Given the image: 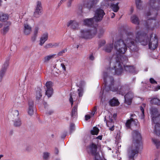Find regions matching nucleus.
Here are the masks:
<instances>
[{"mask_svg": "<svg viewBox=\"0 0 160 160\" xmlns=\"http://www.w3.org/2000/svg\"><path fill=\"white\" fill-rule=\"evenodd\" d=\"M9 29V26L4 27L2 29V34L3 35H5L8 31Z\"/></svg>", "mask_w": 160, "mask_h": 160, "instance_id": "f704fd0d", "label": "nucleus"}, {"mask_svg": "<svg viewBox=\"0 0 160 160\" xmlns=\"http://www.w3.org/2000/svg\"><path fill=\"white\" fill-rule=\"evenodd\" d=\"M22 124V121L20 118L15 119L13 121V125L15 127H20Z\"/></svg>", "mask_w": 160, "mask_h": 160, "instance_id": "b1692460", "label": "nucleus"}, {"mask_svg": "<svg viewBox=\"0 0 160 160\" xmlns=\"http://www.w3.org/2000/svg\"><path fill=\"white\" fill-rule=\"evenodd\" d=\"M99 129L96 127L93 128V129L91 131V134L92 135H97L99 132Z\"/></svg>", "mask_w": 160, "mask_h": 160, "instance_id": "2f4dec72", "label": "nucleus"}, {"mask_svg": "<svg viewBox=\"0 0 160 160\" xmlns=\"http://www.w3.org/2000/svg\"><path fill=\"white\" fill-rule=\"evenodd\" d=\"M67 49H64L62 50L61 51L59 52L58 53L57 55L59 56H62L64 53L67 52Z\"/></svg>", "mask_w": 160, "mask_h": 160, "instance_id": "4c0bfd02", "label": "nucleus"}, {"mask_svg": "<svg viewBox=\"0 0 160 160\" xmlns=\"http://www.w3.org/2000/svg\"><path fill=\"white\" fill-rule=\"evenodd\" d=\"M77 105H76L73 107L72 109V117L74 118L77 115Z\"/></svg>", "mask_w": 160, "mask_h": 160, "instance_id": "c85d7f7f", "label": "nucleus"}, {"mask_svg": "<svg viewBox=\"0 0 160 160\" xmlns=\"http://www.w3.org/2000/svg\"><path fill=\"white\" fill-rule=\"evenodd\" d=\"M36 98L38 100L42 97L41 93V90L40 88H38L36 92Z\"/></svg>", "mask_w": 160, "mask_h": 160, "instance_id": "cd10ccee", "label": "nucleus"}, {"mask_svg": "<svg viewBox=\"0 0 160 160\" xmlns=\"http://www.w3.org/2000/svg\"><path fill=\"white\" fill-rule=\"evenodd\" d=\"M47 89L46 90L45 94L48 98L50 97L53 93L52 88V82H47L46 84Z\"/></svg>", "mask_w": 160, "mask_h": 160, "instance_id": "9b49d317", "label": "nucleus"}, {"mask_svg": "<svg viewBox=\"0 0 160 160\" xmlns=\"http://www.w3.org/2000/svg\"><path fill=\"white\" fill-rule=\"evenodd\" d=\"M72 96H73V95H72V94H71L70 96V98H69V101L70 103H71L72 106L73 104Z\"/></svg>", "mask_w": 160, "mask_h": 160, "instance_id": "8fccbe9b", "label": "nucleus"}, {"mask_svg": "<svg viewBox=\"0 0 160 160\" xmlns=\"http://www.w3.org/2000/svg\"><path fill=\"white\" fill-rule=\"evenodd\" d=\"M43 105L44 106V107H46L47 105V103L46 102H44L43 103Z\"/></svg>", "mask_w": 160, "mask_h": 160, "instance_id": "0e129e2a", "label": "nucleus"}, {"mask_svg": "<svg viewBox=\"0 0 160 160\" xmlns=\"http://www.w3.org/2000/svg\"><path fill=\"white\" fill-rule=\"evenodd\" d=\"M111 18H113L115 16V14L114 13H112V14H111Z\"/></svg>", "mask_w": 160, "mask_h": 160, "instance_id": "e2e57ef3", "label": "nucleus"}, {"mask_svg": "<svg viewBox=\"0 0 160 160\" xmlns=\"http://www.w3.org/2000/svg\"><path fill=\"white\" fill-rule=\"evenodd\" d=\"M38 35L33 34L31 37V39L32 41L34 42L36 41Z\"/></svg>", "mask_w": 160, "mask_h": 160, "instance_id": "c03bdc74", "label": "nucleus"}, {"mask_svg": "<svg viewBox=\"0 0 160 160\" xmlns=\"http://www.w3.org/2000/svg\"><path fill=\"white\" fill-rule=\"evenodd\" d=\"M97 111V108L96 107H95L93 109L92 111V114L93 115Z\"/></svg>", "mask_w": 160, "mask_h": 160, "instance_id": "864d4df0", "label": "nucleus"}, {"mask_svg": "<svg viewBox=\"0 0 160 160\" xmlns=\"http://www.w3.org/2000/svg\"><path fill=\"white\" fill-rule=\"evenodd\" d=\"M102 136H99L98 137H97V138H96L97 139H99L100 140H102Z\"/></svg>", "mask_w": 160, "mask_h": 160, "instance_id": "bf43d9fd", "label": "nucleus"}, {"mask_svg": "<svg viewBox=\"0 0 160 160\" xmlns=\"http://www.w3.org/2000/svg\"><path fill=\"white\" fill-rule=\"evenodd\" d=\"M61 66L62 67L63 71H65L66 70V67L64 64L63 63L61 64Z\"/></svg>", "mask_w": 160, "mask_h": 160, "instance_id": "3c124183", "label": "nucleus"}, {"mask_svg": "<svg viewBox=\"0 0 160 160\" xmlns=\"http://www.w3.org/2000/svg\"><path fill=\"white\" fill-rule=\"evenodd\" d=\"M5 73L0 71V82L2 81V78Z\"/></svg>", "mask_w": 160, "mask_h": 160, "instance_id": "49530a36", "label": "nucleus"}, {"mask_svg": "<svg viewBox=\"0 0 160 160\" xmlns=\"http://www.w3.org/2000/svg\"><path fill=\"white\" fill-rule=\"evenodd\" d=\"M50 155V153L48 152H45L43 153V158L44 159L47 160Z\"/></svg>", "mask_w": 160, "mask_h": 160, "instance_id": "c9c22d12", "label": "nucleus"}, {"mask_svg": "<svg viewBox=\"0 0 160 160\" xmlns=\"http://www.w3.org/2000/svg\"><path fill=\"white\" fill-rule=\"evenodd\" d=\"M91 118L90 116L88 115H86L85 116V119L86 120H87Z\"/></svg>", "mask_w": 160, "mask_h": 160, "instance_id": "6e6d98bb", "label": "nucleus"}, {"mask_svg": "<svg viewBox=\"0 0 160 160\" xmlns=\"http://www.w3.org/2000/svg\"><path fill=\"white\" fill-rule=\"evenodd\" d=\"M78 95L79 97H81L83 95V91L82 88L78 89Z\"/></svg>", "mask_w": 160, "mask_h": 160, "instance_id": "a19ab883", "label": "nucleus"}, {"mask_svg": "<svg viewBox=\"0 0 160 160\" xmlns=\"http://www.w3.org/2000/svg\"><path fill=\"white\" fill-rule=\"evenodd\" d=\"M109 130L111 131H113L114 130V126L113 125L112 126L109 128Z\"/></svg>", "mask_w": 160, "mask_h": 160, "instance_id": "052dcab7", "label": "nucleus"}, {"mask_svg": "<svg viewBox=\"0 0 160 160\" xmlns=\"http://www.w3.org/2000/svg\"><path fill=\"white\" fill-rule=\"evenodd\" d=\"M135 3L136 7L138 9H141L142 8L143 3L141 0H136Z\"/></svg>", "mask_w": 160, "mask_h": 160, "instance_id": "393cba45", "label": "nucleus"}, {"mask_svg": "<svg viewBox=\"0 0 160 160\" xmlns=\"http://www.w3.org/2000/svg\"><path fill=\"white\" fill-rule=\"evenodd\" d=\"M7 24L8 25H11V22H7Z\"/></svg>", "mask_w": 160, "mask_h": 160, "instance_id": "338daca9", "label": "nucleus"}, {"mask_svg": "<svg viewBox=\"0 0 160 160\" xmlns=\"http://www.w3.org/2000/svg\"><path fill=\"white\" fill-rule=\"evenodd\" d=\"M139 28L137 26L136 28L135 35L132 32H129L128 33L127 38L115 42L114 49L118 53L124 54L126 52L127 47L132 51H138L136 43L138 42L143 45H147L149 42V48L151 50H153L157 47L158 41L156 36L152 34L149 38L146 33L137 30Z\"/></svg>", "mask_w": 160, "mask_h": 160, "instance_id": "f257e3e1", "label": "nucleus"}, {"mask_svg": "<svg viewBox=\"0 0 160 160\" xmlns=\"http://www.w3.org/2000/svg\"><path fill=\"white\" fill-rule=\"evenodd\" d=\"M124 67V70L127 72L133 73L135 72V68L132 66L124 65L122 66ZM123 69V68H122Z\"/></svg>", "mask_w": 160, "mask_h": 160, "instance_id": "f3484780", "label": "nucleus"}, {"mask_svg": "<svg viewBox=\"0 0 160 160\" xmlns=\"http://www.w3.org/2000/svg\"><path fill=\"white\" fill-rule=\"evenodd\" d=\"M62 3H63V2L61 0L60 2L58 3V7L60 6Z\"/></svg>", "mask_w": 160, "mask_h": 160, "instance_id": "680f3d73", "label": "nucleus"}, {"mask_svg": "<svg viewBox=\"0 0 160 160\" xmlns=\"http://www.w3.org/2000/svg\"><path fill=\"white\" fill-rule=\"evenodd\" d=\"M42 10L41 2L38 1L34 12L33 16L36 18H38L42 14Z\"/></svg>", "mask_w": 160, "mask_h": 160, "instance_id": "9d476101", "label": "nucleus"}, {"mask_svg": "<svg viewBox=\"0 0 160 160\" xmlns=\"http://www.w3.org/2000/svg\"><path fill=\"white\" fill-rule=\"evenodd\" d=\"M113 48V45L112 44H107L103 48V50L105 52H110Z\"/></svg>", "mask_w": 160, "mask_h": 160, "instance_id": "4be33fe9", "label": "nucleus"}, {"mask_svg": "<svg viewBox=\"0 0 160 160\" xmlns=\"http://www.w3.org/2000/svg\"><path fill=\"white\" fill-rule=\"evenodd\" d=\"M89 59L91 60H93L94 59V58L93 55L91 54L89 57Z\"/></svg>", "mask_w": 160, "mask_h": 160, "instance_id": "13d9d810", "label": "nucleus"}, {"mask_svg": "<svg viewBox=\"0 0 160 160\" xmlns=\"http://www.w3.org/2000/svg\"><path fill=\"white\" fill-rule=\"evenodd\" d=\"M39 29V28H38L37 27H35L34 30L33 34L38 35V33Z\"/></svg>", "mask_w": 160, "mask_h": 160, "instance_id": "37998d69", "label": "nucleus"}, {"mask_svg": "<svg viewBox=\"0 0 160 160\" xmlns=\"http://www.w3.org/2000/svg\"><path fill=\"white\" fill-rule=\"evenodd\" d=\"M111 7L112 11L115 12H117L119 9L118 3L116 4H112L111 5Z\"/></svg>", "mask_w": 160, "mask_h": 160, "instance_id": "bb28decb", "label": "nucleus"}, {"mask_svg": "<svg viewBox=\"0 0 160 160\" xmlns=\"http://www.w3.org/2000/svg\"><path fill=\"white\" fill-rule=\"evenodd\" d=\"M131 20L132 23L138 25L139 23L138 18L136 15H133L131 17Z\"/></svg>", "mask_w": 160, "mask_h": 160, "instance_id": "6ab92c4d", "label": "nucleus"}, {"mask_svg": "<svg viewBox=\"0 0 160 160\" xmlns=\"http://www.w3.org/2000/svg\"><path fill=\"white\" fill-rule=\"evenodd\" d=\"M152 141L156 145L157 148H159L160 146V141L156 139H152Z\"/></svg>", "mask_w": 160, "mask_h": 160, "instance_id": "72a5a7b5", "label": "nucleus"}, {"mask_svg": "<svg viewBox=\"0 0 160 160\" xmlns=\"http://www.w3.org/2000/svg\"><path fill=\"white\" fill-rule=\"evenodd\" d=\"M72 1V0H69L67 3V6L68 7H69L71 6Z\"/></svg>", "mask_w": 160, "mask_h": 160, "instance_id": "603ef678", "label": "nucleus"}, {"mask_svg": "<svg viewBox=\"0 0 160 160\" xmlns=\"http://www.w3.org/2000/svg\"><path fill=\"white\" fill-rule=\"evenodd\" d=\"M28 106V112L31 116L33 113V102L32 101L30 100L29 101Z\"/></svg>", "mask_w": 160, "mask_h": 160, "instance_id": "a211bd4d", "label": "nucleus"}, {"mask_svg": "<svg viewBox=\"0 0 160 160\" xmlns=\"http://www.w3.org/2000/svg\"><path fill=\"white\" fill-rule=\"evenodd\" d=\"M67 26L72 29L76 30L78 29L79 24L76 20H70L67 22Z\"/></svg>", "mask_w": 160, "mask_h": 160, "instance_id": "4468645a", "label": "nucleus"}, {"mask_svg": "<svg viewBox=\"0 0 160 160\" xmlns=\"http://www.w3.org/2000/svg\"><path fill=\"white\" fill-rule=\"evenodd\" d=\"M150 102L152 104L160 105V100L157 98H152Z\"/></svg>", "mask_w": 160, "mask_h": 160, "instance_id": "5701e85b", "label": "nucleus"}, {"mask_svg": "<svg viewBox=\"0 0 160 160\" xmlns=\"http://www.w3.org/2000/svg\"><path fill=\"white\" fill-rule=\"evenodd\" d=\"M106 43V42L105 40H103L101 41L99 43V46L100 47H101L103 46L104 44H105Z\"/></svg>", "mask_w": 160, "mask_h": 160, "instance_id": "09e8293b", "label": "nucleus"}, {"mask_svg": "<svg viewBox=\"0 0 160 160\" xmlns=\"http://www.w3.org/2000/svg\"><path fill=\"white\" fill-rule=\"evenodd\" d=\"M98 30V36L99 38H100L103 34L105 30L104 29L101 27L99 28Z\"/></svg>", "mask_w": 160, "mask_h": 160, "instance_id": "473e14b6", "label": "nucleus"}, {"mask_svg": "<svg viewBox=\"0 0 160 160\" xmlns=\"http://www.w3.org/2000/svg\"><path fill=\"white\" fill-rule=\"evenodd\" d=\"M150 113L152 118V122L155 124L154 128L156 131L157 130V127L160 125V114H158L157 108L155 107L151 108Z\"/></svg>", "mask_w": 160, "mask_h": 160, "instance_id": "423d86ee", "label": "nucleus"}, {"mask_svg": "<svg viewBox=\"0 0 160 160\" xmlns=\"http://www.w3.org/2000/svg\"><path fill=\"white\" fill-rule=\"evenodd\" d=\"M154 132L157 135L160 136V125L157 127V130L155 131V129H154Z\"/></svg>", "mask_w": 160, "mask_h": 160, "instance_id": "e433bc0d", "label": "nucleus"}, {"mask_svg": "<svg viewBox=\"0 0 160 160\" xmlns=\"http://www.w3.org/2000/svg\"><path fill=\"white\" fill-rule=\"evenodd\" d=\"M97 145L93 143L90 144L87 148L88 152L92 154L95 156L97 154Z\"/></svg>", "mask_w": 160, "mask_h": 160, "instance_id": "f8f14e48", "label": "nucleus"}, {"mask_svg": "<svg viewBox=\"0 0 160 160\" xmlns=\"http://www.w3.org/2000/svg\"><path fill=\"white\" fill-rule=\"evenodd\" d=\"M159 89H160V86L158 85L155 88L154 91H157Z\"/></svg>", "mask_w": 160, "mask_h": 160, "instance_id": "5fc2aeb1", "label": "nucleus"}, {"mask_svg": "<svg viewBox=\"0 0 160 160\" xmlns=\"http://www.w3.org/2000/svg\"><path fill=\"white\" fill-rule=\"evenodd\" d=\"M59 43H51L46 44L44 47V48L48 49L50 48H56L58 47Z\"/></svg>", "mask_w": 160, "mask_h": 160, "instance_id": "412c9836", "label": "nucleus"}, {"mask_svg": "<svg viewBox=\"0 0 160 160\" xmlns=\"http://www.w3.org/2000/svg\"><path fill=\"white\" fill-rule=\"evenodd\" d=\"M8 19V16L6 14H2L1 15H0V21H6Z\"/></svg>", "mask_w": 160, "mask_h": 160, "instance_id": "7c9ffc66", "label": "nucleus"}, {"mask_svg": "<svg viewBox=\"0 0 160 160\" xmlns=\"http://www.w3.org/2000/svg\"><path fill=\"white\" fill-rule=\"evenodd\" d=\"M3 26V24L2 23L0 22V28L2 27Z\"/></svg>", "mask_w": 160, "mask_h": 160, "instance_id": "69168bd1", "label": "nucleus"}, {"mask_svg": "<svg viewBox=\"0 0 160 160\" xmlns=\"http://www.w3.org/2000/svg\"><path fill=\"white\" fill-rule=\"evenodd\" d=\"M23 25V33L26 35H29L32 31L31 26L27 23H24Z\"/></svg>", "mask_w": 160, "mask_h": 160, "instance_id": "2eb2a0df", "label": "nucleus"}, {"mask_svg": "<svg viewBox=\"0 0 160 160\" xmlns=\"http://www.w3.org/2000/svg\"><path fill=\"white\" fill-rule=\"evenodd\" d=\"M132 136L133 143L128 150V155L129 158L131 159H133L135 155L138 153L139 149L142 148L140 133L138 130H134L132 132Z\"/></svg>", "mask_w": 160, "mask_h": 160, "instance_id": "20e7f679", "label": "nucleus"}, {"mask_svg": "<svg viewBox=\"0 0 160 160\" xmlns=\"http://www.w3.org/2000/svg\"><path fill=\"white\" fill-rule=\"evenodd\" d=\"M56 54H54L52 55H49L47 56L44 57V62H47L52 58H54Z\"/></svg>", "mask_w": 160, "mask_h": 160, "instance_id": "c756f323", "label": "nucleus"}, {"mask_svg": "<svg viewBox=\"0 0 160 160\" xmlns=\"http://www.w3.org/2000/svg\"><path fill=\"white\" fill-rule=\"evenodd\" d=\"M136 115L134 114H130V119L128 120L126 123V126L128 128H130L132 125L137 126L138 123V121L135 119Z\"/></svg>", "mask_w": 160, "mask_h": 160, "instance_id": "6e6552de", "label": "nucleus"}, {"mask_svg": "<svg viewBox=\"0 0 160 160\" xmlns=\"http://www.w3.org/2000/svg\"><path fill=\"white\" fill-rule=\"evenodd\" d=\"M70 133L72 132L75 130V125L73 123H71L70 126Z\"/></svg>", "mask_w": 160, "mask_h": 160, "instance_id": "ea45409f", "label": "nucleus"}, {"mask_svg": "<svg viewBox=\"0 0 160 160\" xmlns=\"http://www.w3.org/2000/svg\"><path fill=\"white\" fill-rule=\"evenodd\" d=\"M109 104L111 106H115L118 105L119 102L118 99L114 98L109 101Z\"/></svg>", "mask_w": 160, "mask_h": 160, "instance_id": "aec40b11", "label": "nucleus"}, {"mask_svg": "<svg viewBox=\"0 0 160 160\" xmlns=\"http://www.w3.org/2000/svg\"><path fill=\"white\" fill-rule=\"evenodd\" d=\"M97 29L95 27L93 29H81L80 31L79 37L85 39L92 38L96 35Z\"/></svg>", "mask_w": 160, "mask_h": 160, "instance_id": "39448f33", "label": "nucleus"}, {"mask_svg": "<svg viewBox=\"0 0 160 160\" xmlns=\"http://www.w3.org/2000/svg\"><path fill=\"white\" fill-rule=\"evenodd\" d=\"M8 62L7 61L5 62H4V64H3L2 69L0 71L5 73L6 71V70L8 67Z\"/></svg>", "mask_w": 160, "mask_h": 160, "instance_id": "a878e982", "label": "nucleus"}, {"mask_svg": "<svg viewBox=\"0 0 160 160\" xmlns=\"http://www.w3.org/2000/svg\"><path fill=\"white\" fill-rule=\"evenodd\" d=\"M120 60L122 62L116 60L113 57L108 59L109 67L107 69V72H104L103 73V79L105 83L104 86L103 87V92H108L109 91L113 92H117V93L123 95L126 92L130 89L129 84L121 85L120 83L114 84L113 78L112 77L108 75V73L110 74V73L114 72L117 75L122 74L124 70L122 68V66L124 63L127 62L128 60L127 57L125 56L121 57Z\"/></svg>", "mask_w": 160, "mask_h": 160, "instance_id": "f03ea898", "label": "nucleus"}, {"mask_svg": "<svg viewBox=\"0 0 160 160\" xmlns=\"http://www.w3.org/2000/svg\"><path fill=\"white\" fill-rule=\"evenodd\" d=\"M109 121L108 122H106V124L108 127H110V126H109V124L111 123L112 124V122L113 121V119H112V118L110 117V116H109Z\"/></svg>", "mask_w": 160, "mask_h": 160, "instance_id": "79ce46f5", "label": "nucleus"}, {"mask_svg": "<svg viewBox=\"0 0 160 160\" xmlns=\"http://www.w3.org/2000/svg\"><path fill=\"white\" fill-rule=\"evenodd\" d=\"M117 115L116 114H113V117L114 118H115V117H116Z\"/></svg>", "mask_w": 160, "mask_h": 160, "instance_id": "774afa93", "label": "nucleus"}, {"mask_svg": "<svg viewBox=\"0 0 160 160\" xmlns=\"http://www.w3.org/2000/svg\"><path fill=\"white\" fill-rule=\"evenodd\" d=\"M48 38V34L47 33H43L41 37L39 44L40 46H42L45 42L47 41Z\"/></svg>", "mask_w": 160, "mask_h": 160, "instance_id": "dca6fc26", "label": "nucleus"}, {"mask_svg": "<svg viewBox=\"0 0 160 160\" xmlns=\"http://www.w3.org/2000/svg\"><path fill=\"white\" fill-rule=\"evenodd\" d=\"M150 82L152 84H157V82L152 78H151L149 79Z\"/></svg>", "mask_w": 160, "mask_h": 160, "instance_id": "a18cd8bd", "label": "nucleus"}, {"mask_svg": "<svg viewBox=\"0 0 160 160\" xmlns=\"http://www.w3.org/2000/svg\"><path fill=\"white\" fill-rule=\"evenodd\" d=\"M54 152L55 154H58V153L59 150L57 148H55Z\"/></svg>", "mask_w": 160, "mask_h": 160, "instance_id": "4d7b16f0", "label": "nucleus"}, {"mask_svg": "<svg viewBox=\"0 0 160 160\" xmlns=\"http://www.w3.org/2000/svg\"><path fill=\"white\" fill-rule=\"evenodd\" d=\"M140 109L142 113L140 116L141 118L143 119L144 118V110L142 106L140 107Z\"/></svg>", "mask_w": 160, "mask_h": 160, "instance_id": "58836bf2", "label": "nucleus"}, {"mask_svg": "<svg viewBox=\"0 0 160 160\" xmlns=\"http://www.w3.org/2000/svg\"><path fill=\"white\" fill-rule=\"evenodd\" d=\"M147 6L148 11L145 13V17L151 16V19H148L144 24L146 30L152 31L157 24L156 20L154 18L157 15V11L160 9V0H149Z\"/></svg>", "mask_w": 160, "mask_h": 160, "instance_id": "7ed1b4c3", "label": "nucleus"}, {"mask_svg": "<svg viewBox=\"0 0 160 160\" xmlns=\"http://www.w3.org/2000/svg\"><path fill=\"white\" fill-rule=\"evenodd\" d=\"M134 94L132 92H129L124 96L125 103L129 105L131 104Z\"/></svg>", "mask_w": 160, "mask_h": 160, "instance_id": "ddd939ff", "label": "nucleus"}, {"mask_svg": "<svg viewBox=\"0 0 160 160\" xmlns=\"http://www.w3.org/2000/svg\"><path fill=\"white\" fill-rule=\"evenodd\" d=\"M97 22L95 21V19H94V17L92 18L86 19L83 20L84 24L86 26L92 27L91 29H93L95 27L97 28V27L98 25L96 24Z\"/></svg>", "mask_w": 160, "mask_h": 160, "instance_id": "1a4fd4ad", "label": "nucleus"}, {"mask_svg": "<svg viewBox=\"0 0 160 160\" xmlns=\"http://www.w3.org/2000/svg\"><path fill=\"white\" fill-rule=\"evenodd\" d=\"M13 114L14 116H18L19 115V111L17 110H14L13 111Z\"/></svg>", "mask_w": 160, "mask_h": 160, "instance_id": "de8ad7c7", "label": "nucleus"}, {"mask_svg": "<svg viewBox=\"0 0 160 160\" xmlns=\"http://www.w3.org/2000/svg\"><path fill=\"white\" fill-rule=\"evenodd\" d=\"M95 16L94 19L96 22L101 21L102 19L103 16L105 15L104 10L100 8L97 9L95 11Z\"/></svg>", "mask_w": 160, "mask_h": 160, "instance_id": "0eeeda50", "label": "nucleus"}]
</instances>
